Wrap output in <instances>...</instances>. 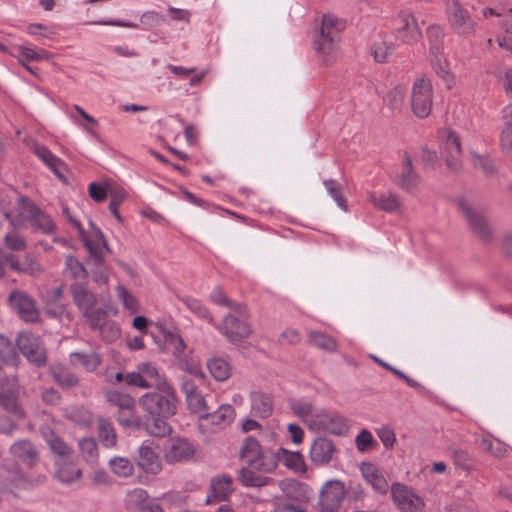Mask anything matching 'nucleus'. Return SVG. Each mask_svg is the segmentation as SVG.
<instances>
[{
  "mask_svg": "<svg viewBox=\"0 0 512 512\" xmlns=\"http://www.w3.org/2000/svg\"><path fill=\"white\" fill-rule=\"evenodd\" d=\"M155 389L139 399V405L145 412L143 426L149 435L165 437L171 432L167 419L176 413L177 398L171 384Z\"/></svg>",
  "mask_w": 512,
  "mask_h": 512,
  "instance_id": "nucleus-1",
  "label": "nucleus"
},
{
  "mask_svg": "<svg viewBox=\"0 0 512 512\" xmlns=\"http://www.w3.org/2000/svg\"><path fill=\"white\" fill-rule=\"evenodd\" d=\"M345 28V22L334 14H325L322 17L321 27L314 45L317 53L325 64L336 59L340 34Z\"/></svg>",
  "mask_w": 512,
  "mask_h": 512,
  "instance_id": "nucleus-2",
  "label": "nucleus"
},
{
  "mask_svg": "<svg viewBox=\"0 0 512 512\" xmlns=\"http://www.w3.org/2000/svg\"><path fill=\"white\" fill-rule=\"evenodd\" d=\"M73 302L87 320L89 326H95L100 318H106L107 311L96 308L97 296L86 282H75L70 286Z\"/></svg>",
  "mask_w": 512,
  "mask_h": 512,
  "instance_id": "nucleus-3",
  "label": "nucleus"
},
{
  "mask_svg": "<svg viewBox=\"0 0 512 512\" xmlns=\"http://www.w3.org/2000/svg\"><path fill=\"white\" fill-rule=\"evenodd\" d=\"M309 429L315 432H326L336 436H343L348 433L349 425L347 419L334 410H319L309 420Z\"/></svg>",
  "mask_w": 512,
  "mask_h": 512,
  "instance_id": "nucleus-4",
  "label": "nucleus"
},
{
  "mask_svg": "<svg viewBox=\"0 0 512 512\" xmlns=\"http://www.w3.org/2000/svg\"><path fill=\"white\" fill-rule=\"evenodd\" d=\"M433 103L432 85L428 78H417L412 86L411 107L415 116L425 118L431 113Z\"/></svg>",
  "mask_w": 512,
  "mask_h": 512,
  "instance_id": "nucleus-5",
  "label": "nucleus"
},
{
  "mask_svg": "<svg viewBox=\"0 0 512 512\" xmlns=\"http://www.w3.org/2000/svg\"><path fill=\"white\" fill-rule=\"evenodd\" d=\"M70 221L78 229L79 236L88 250L94 264L96 266H101L104 261V251L109 250L102 231L97 228L92 221H90L91 237H87L79 221L73 218H70Z\"/></svg>",
  "mask_w": 512,
  "mask_h": 512,
  "instance_id": "nucleus-6",
  "label": "nucleus"
},
{
  "mask_svg": "<svg viewBox=\"0 0 512 512\" xmlns=\"http://www.w3.org/2000/svg\"><path fill=\"white\" fill-rule=\"evenodd\" d=\"M237 312L239 313V316L235 314H228L223 318L220 324L215 325L216 329L233 344L241 342L252 332L249 323L244 319L241 307Z\"/></svg>",
  "mask_w": 512,
  "mask_h": 512,
  "instance_id": "nucleus-7",
  "label": "nucleus"
},
{
  "mask_svg": "<svg viewBox=\"0 0 512 512\" xmlns=\"http://www.w3.org/2000/svg\"><path fill=\"white\" fill-rule=\"evenodd\" d=\"M8 303L12 310L25 322L36 323L40 312L34 299L25 291L13 290L9 293Z\"/></svg>",
  "mask_w": 512,
  "mask_h": 512,
  "instance_id": "nucleus-8",
  "label": "nucleus"
},
{
  "mask_svg": "<svg viewBox=\"0 0 512 512\" xmlns=\"http://www.w3.org/2000/svg\"><path fill=\"white\" fill-rule=\"evenodd\" d=\"M17 347L31 364L37 367L46 364V350L38 336L27 332L20 333L17 338Z\"/></svg>",
  "mask_w": 512,
  "mask_h": 512,
  "instance_id": "nucleus-9",
  "label": "nucleus"
},
{
  "mask_svg": "<svg viewBox=\"0 0 512 512\" xmlns=\"http://www.w3.org/2000/svg\"><path fill=\"white\" fill-rule=\"evenodd\" d=\"M346 495L344 483L329 480L324 483L319 493V507L322 512H338Z\"/></svg>",
  "mask_w": 512,
  "mask_h": 512,
  "instance_id": "nucleus-10",
  "label": "nucleus"
},
{
  "mask_svg": "<svg viewBox=\"0 0 512 512\" xmlns=\"http://www.w3.org/2000/svg\"><path fill=\"white\" fill-rule=\"evenodd\" d=\"M21 215L24 216L34 230L43 234H52L56 224L51 217L28 199H21Z\"/></svg>",
  "mask_w": 512,
  "mask_h": 512,
  "instance_id": "nucleus-11",
  "label": "nucleus"
},
{
  "mask_svg": "<svg viewBox=\"0 0 512 512\" xmlns=\"http://www.w3.org/2000/svg\"><path fill=\"white\" fill-rule=\"evenodd\" d=\"M393 501L403 512H422L424 502L422 498L406 485L395 482L391 485Z\"/></svg>",
  "mask_w": 512,
  "mask_h": 512,
  "instance_id": "nucleus-12",
  "label": "nucleus"
},
{
  "mask_svg": "<svg viewBox=\"0 0 512 512\" xmlns=\"http://www.w3.org/2000/svg\"><path fill=\"white\" fill-rule=\"evenodd\" d=\"M448 21L460 35H470L475 31V23L457 0H448L446 5Z\"/></svg>",
  "mask_w": 512,
  "mask_h": 512,
  "instance_id": "nucleus-13",
  "label": "nucleus"
},
{
  "mask_svg": "<svg viewBox=\"0 0 512 512\" xmlns=\"http://www.w3.org/2000/svg\"><path fill=\"white\" fill-rule=\"evenodd\" d=\"M458 207L472 230L479 237L485 240L489 239L491 236V228L485 216L480 211L475 209L466 199H459Z\"/></svg>",
  "mask_w": 512,
  "mask_h": 512,
  "instance_id": "nucleus-14",
  "label": "nucleus"
},
{
  "mask_svg": "<svg viewBox=\"0 0 512 512\" xmlns=\"http://www.w3.org/2000/svg\"><path fill=\"white\" fill-rule=\"evenodd\" d=\"M18 382L15 376L0 379V405L9 413L23 417V410L17 403Z\"/></svg>",
  "mask_w": 512,
  "mask_h": 512,
  "instance_id": "nucleus-15",
  "label": "nucleus"
},
{
  "mask_svg": "<svg viewBox=\"0 0 512 512\" xmlns=\"http://www.w3.org/2000/svg\"><path fill=\"white\" fill-rule=\"evenodd\" d=\"M421 37L415 17L407 11L400 14L396 38L402 43L410 45L416 43Z\"/></svg>",
  "mask_w": 512,
  "mask_h": 512,
  "instance_id": "nucleus-16",
  "label": "nucleus"
},
{
  "mask_svg": "<svg viewBox=\"0 0 512 512\" xmlns=\"http://www.w3.org/2000/svg\"><path fill=\"white\" fill-rule=\"evenodd\" d=\"M233 480L231 476L222 474L213 477L210 481V491L205 503L212 504L227 501L233 492Z\"/></svg>",
  "mask_w": 512,
  "mask_h": 512,
  "instance_id": "nucleus-17",
  "label": "nucleus"
},
{
  "mask_svg": "<svg viewBox=\"0 0 512 512\" xmlns=\"http://www.w3.org/2000/svg\"><path fill=\"white\" fill-rule=\"evenodd\" d=\"M137 465L146 473L157 474L162 469L159 456L156 454L153 442L145 440L138 449Z\"/></svg>",
  "mask_w": 512,
  "mask_h": 512,
  "instance_id": "nucleus-18",
  "label": "nucleus"
},
{
  "mask_svg": "<svg viewBox=\"0 0 512 512\" xmlns=\"http://www.w3.org/2000/svg\"><path fill=\"white\" fill-rule=\"evenodd\" d=\"M359 470L363 479L371 485L373 490L381 495H385L389 490V483L381 470L371 462H362Z\"/></svg>",
  "mask_w": 512,
  "mask_h": 512,
  "instance_id": "nucleus-19",
  "label": "nucleus"
},
{
  "mask_svg": "<svg viewBox=\"0 0 512 512\" xmlns=\"http://www.w3.org/2000/svg\"><path fill=\"white\" fill-rule=\"evenodd\" d=\"M9 451L15 459L29 467H34L39 462V451L30 440L16 441Z\"/></svg>",
  "mask_w": 512,
  "mask_h": 512,
  "instance_id": "nucleus-20",
  "label": "nucleus"
},
{
  "mask_svg": "<svg viewBox=\"0 0 512 512\" xmlns=\"http://www.w3.org/2000/svg\"><path fill=\"white\" fill-rule=\"evenodd\" d=\"M195 448L187 439H171L165 451V459L168 463H177L190 459Z\"/></svg>",
  "mask_w": 512,
  "mask_h": 512,
  "instance_id": "nucleus-21",
  "label": "nucleus"
},
{
  "mask_svg": "<svg viewBox=\"0 0 512 512\" xmlns=\"http://www.w3.org/2000/svg\"><path fill=\"white\" fill-rule=\"evenodd\" d=\"M445 139L443 144V153L446 165L453 171H457L461 167L459 156L461 153L460 140L452 131H445L442 135Z\"/></svg>",
  "mask_w": 512,
  "mask_h": 512,
  "instance_id": "nucleus-22",
  "label": "nucleus"
},
{
  "mask_svg": "<svg viewBox=\"0 0 512 512\" xmlns=\"http://www.w3.org/2000/svg\"><path fill=\"white\" fill-rule=\"evenodd\" d=\"M336 452V447L332 440L326 437H318L313 441L310 447V459L315 464L329 463Z\"/></svg>",
  "mask_w": 512,
  "mask_h": 512,
  "instance_id": "nucleus-23",
  "label": "nucleus"
},
{
  "mask_svg": "<svg viewBox=\"0 0 512 512\" xmlns=\"http://www.w3.org/2000/svg\"><path fill=\"white\" fill-rule=\"evenodd\" d=\"M41 435L45 439L50 450L59 457L58 460L65 461L70 458L72 448L49 426L46 425L41 427Z\"/></svg>",
  "mask_w": 512,
  "mask_h": 512,
  "instance_id": "nucleus-24",
  "label": "nucleus"
},
{
  "mask_svg": "<svg viewBox=\"0 0 512 512\" xmlns=\"http://www.w3.org/2000/svg\"><path fill=\"white\" fill-rule=\"evenodd\" d=\"M278 487L282 492V496L296 501L303 502L308 500V486L295 479L286 478L278 482Z\"/></svg>",
  "mask_w": 512,
  "mask_h": 512,
  "instance_id": "nucleus-25",
  "label": "nucleus"
},
{
  "mask_svg": "<svg viewBox=\"0 0 512 512\" xmlns=\"http://www.w3.org/2000/svg\"><path fill=\"white\" fill-rule=\"evenodd\" d=\"M419 181V176L413 169L412 161L409 155L404 154L401 173L397 179L398 186L404 190L413 191L418 187Z\"/></svg>",
  "mask_w": 512,
  "mask_h": 512,
  "instance_id": "nucleus-26",
  "label": "nucleus"
},
{
  "mask_svg": "<svg viewBox=\"0 0 512 512\" xmlns=\"http://www.w3.org/2000/svg\"><path fill=\"white\" fill-rule=\"evenodd\" d=\"M176 365L186 374L194 376L199 382H204L205 373L201 368L199 361L193 357L189 350L174 359Z\"/></svg>",
  "mask_w": 512,
  "mask_h": 512,
  "instance_id": "nucleus-27",
  "label": "nucleus"
},
{
  "mask_svg": "<svg viewBox=\"0 0 512 512\" xmlns=\"http://www.w3.org/2000/svg\"><path fill=\"white\" fill-rule=\"evenodd\" d=\"M137 369L140 371L143 379L148 382L149 388H163L170 384L167 378L160 373L158 367L151 362L141 363L137 366Z\"/></svg>",
  "mask_w": 512,
  "mask_h": 512,
  "instance_id": "nucleus-28",
  "label": "nucleus"
},
{
  "mask_svg": "<svg viewBox=\"0 0 512 512\" xmlns=\"http://www.w3.org/2000/svg\"><path fill=\"white\" fill-rule=\"evenodd\" d=\"M368 200L373 204L374 207L389 212L395 213L400 209V199L394 193H369Z\"/></svg>",
  "mask_w": 512,
  "mask_h": 512,
  "instance_id": "nucleus-29",
  "label": "nucleus"
},
{
  "mask_svg": "<svg viewBox=\"0 0 512 512\" xmlns=\"http://www.w3.org/2000/svg\"><path fill=\"white\" fill-rule=\"evenodd\" d=\"M36 156L47 165L50 170L59 178H63L62 168H64V162L55 156L47 147L43 145H35L33 148Z\"/></svg>",
  "mask_w": 512,
  "mask_h": 512,
  "instance_id": "nucleus-30",
  "label": "nucleus"
},
{
  "mask_svg": "<svg viewBox=\"0 0 512 512\" xmlns=\"http://www.w3.org/2000/svg\"><path fill=\"white\" fill-rule=\"evenodd\" d=\"M251 410L255 416L268 418L273 413V402L269 395L262 392L251 393Z\"/></svg>",
  "mask_w": 512,
  "mask_h": 512,
  "instance_id": "nucleus-31",
  "label": "nucleus"
},
{
  "mask_svg": "<svg viewBox=\"0 0 512 512\" xmlns=\"http://www.w3.org/2000/svg\"><path fill=\"white\" fill-rule=\"evenodd\" d=\"M234 417V408L229 404H223L217 410L209 411V414L204 419L209 420L217 429H223L234 420Z\"/></svg>",
  "mask_w": 512,
  "mask_h": 512,
  "instance_id": "nucleus-32",
  "label": "nucleus"
},
{
  "mask_svg": "<svg viewBox=\"0 0 512 512\" xmlns=\"http://www.w3.org/2000/svg\"><path fill=\"white\" fill-rule=\"evenodd\" d=\"M277 455L271 449H263L248 466L262 473H271L277 468Z\"/></svg>",
  "mask_w": 512,
  "mask_h": 512,
  "instance_id": "nucleus-33",
  "label": "nucleus"
},
{
  "mask_svg": "<svg viewBox=\"0 0 512 512\" xmlns=\"http://www.w3.org/2000/svg\"><path fill=\"white\" fill-rule=\"evenodd\" d=\"M277 455V464L282 463L285 467L295 472L305 471V464L300 452H292L284 448L275 451Z\"/></svg>",
  "mask_w": 512,
  "mask_h": 512,
  "instance_id": "nucleus-34",
  "label": "nucleus"
},
{
  "mask_svg": "<svg viewBox=\"0 0 512 512\" xmlns=\"http://www.w3.org/2000/svg\"><path fill=\"white\" fill-rule=\"evenodd\" d=\"M254 471L248 465L239 470L238 479L242 485L246 487H263L274 482L272 478L256 474Z\"/></svg>",
  "mask_w": 512,
  "mask_h": 512,
  "instance_id": "nucleus-35",
  "label": "nucleus"
},
{
  "mask_svg": "<svg viewBox=\"0 0 512 512\" xmlns=\"http://www.w3.org/2000/svg\"><path fill=\"white\" fill-rule=\"evenodd\" d=\"M57 470H56V478L65 484H70L76 480H78L81 475L82 471L77 468L72 463H67L65 461L57 460L56 461Z\"/></svg>",
  "mask_w": 512,
  "mask_h": 512,
  "instance_id": "nucleus-36",
  "label": "nucleus"
},
{
  "mask_svg": "<svg viewBox=\"0 0 512 512\" xmlns=\"http://www.w3.org/2000/svg\"><path fill=\"white\" fill-rule=\"evenodd\" d=\"M207 368L212 377L220 382L227 380L231 374L229 363L220 357H213L208 359Z\"/></svg>",
  "mask_w": 512,
  "mask_h": 512,
  "instance_id": "nucleus-37",
  "label": "nucleus"
},
{
  "mask_svg": "<svg viewBox=\"0 0 512 512\" xmlns=\"http://www.w3.org/2000/svg\"><path fill=\"white\" fill-rule=\"evenodd\" d=\"M98 437L102 445L106 448H113L117 444V434L112 423L105 419H98Z\"/></svg>",
  "mask_w": 512,
  "mask_h": 512,
  "instance_id": "nucleus-38",
  "label": "nucleus"
},
{
  "mask_svg": "<svg viewBox=\"0 0 512 512\" xmlns=\"http://www.w3.org/2000/svg\"><path fill=\"white\" fill-rule=\"evenodd\" d=\"M100 318L95 326H89L92 330L98 331L101 337L107 342H113L120 336V328L112 320Z\"/></svg>",
  "mask_w": 512,
  "mask_h": 512,
  "instance_id": "nucleus-39",
  "label": "nucleus"
},
{
  "mask_svg": "<svg viewBox=\"0 0 512 512\" xmlns=\"http://www.w3.org/2000/svg\"><path fill=\"white\" fill-rule=\"evenodd\" d=\"M289 407L292 412L301 420L309 425V420L313 418V415L318 411L315 410L314 405L309 400L304 399H293L289 402Z\"/></svg>",
  "mask_w": 512,
  "mask_h": 512,
  "instance_id": "nucleus-40",
  "label": "nucleus"
},
{
  "mask_svg": "<svg viewBox=\"0 0 512 512\" xmlns=\"http://www.w3.org/2000/svg\"><path fill=\"white\" fill-rule=\"evenodd\" d=\"M19 355L14 344L6 337L0 335V365L2 363L17 366Z\"/></svg>",
  "mask_w": 512,
  "mask_h": 512,
  "instance_id": "nucleus-41",
  "label": "nucleus"
},
{
  "mask_svg": "<svg viewBox=\"0 0 512 512\" xmlns=\"http://www.w3.org/2000/svg\"><path fill=\"white\" fill-rule=\"evenodd\" d=\"M78 447L81 453L82 458L85 462L90 465H96L98 462V445L94 438L87 437L82 438L78 441Z\"/></svg>",
  "mask_w": 512,
  "mask_h": 512,
  "instance_id": "nucleus-42",
  "label": "nucleus"
},
{
  "mask_svg": "<svg viewBox=\"0 0 512 512\" xmlns=\"http://www.w3.org/2000/svg\"><path fill=\"white\" fill-rule=\"evenodd\" d=\"M70 361L75 364L79 363L86 371L93 372L100 365L101 358L98 354L72 352L70 354Z\"/></svg>",
  "mask_w": 512,
  "mask_h": 512,
  "instance_id": "nucleus-43",
  "label": "nucleus"
},
{
  "mask_svg": "<svg viewBox=\"0 0 512 512\" xmlns=\"http://www.w3.org/2000/svg\"><path fill=\"white\" fill-rule=\"evenodd\" d=\"M13 53V56L18 58L20 62L24 63L25 61H42L49 58V53L46 50L40 49L36 50L32 47L27 46H17Z\"/></svg>",
  "mask_w": 512,
  "mask_h": 512,
  "instance_id": "nucleus-44",
  "label": "nucleus"
},
{
  "mask_svg": "<svg viewBox=\"0 0 512 512\" xmlns=\"http://www.w3.org/2000/svg\"><path fill=\"white\" fill-rule=\"evenodd\" d=\"M110 470L118 477L127 478L134 474L133 463L125 457L116 456L109 460Z\"/></svg>",
  "mask_w": 512,
  "mask_h": 512,
  "instance_id": "nucleus-45",
  "label": "nucleus"
},
{
  "mask_svg": "<svg viewBox=\"0 0 512 512\" xmlns=\"http://www.w3.org/2000/svg\"><path fill=\"white\" fill-rule=\"evenodd\" d=\"M148 500V493L142 488L129 490L125 496V505L130 511H141Z\"/></svg>",
  "mask_w": 512,
  "mask_h": 512,
  "instance_id": "nucleus-46",
  "label": "nucleus"
},
{
  "mask_svg": "<svg viewBox=\"0 0 512 512\" xmlns=\"http://www.w3.org/2000/svg\"><path fill=\"white\" fill-rule=\"evenodd\" d=\"M64 274L75 280H85L88 275L84 265L72 255L65 257Z\"/></svg>",
  "mask_w": 512,
  "mask_h": 512,
  "instance_id": "nucleus-47",
  "label": "nucleus"
},
{
  "mask_svg": "<svg viewBox=\"0 0 512 512\" xmlns=\"http://www.w3.org/2000/svg\"><path fill=\"white\" fill-rule=\"evenodd\" d=\"M106 400L112 406L118 407L120 411L129 412L135 406V400L130 395L118 391L106 393Z\"/></svg>",
  "mask_w": 512,
  "mask_h": 512,
  "instance_id": "nucleus-48",
  "label": "nucleus"
},
{
  "mask_svg": "<svg viewBox=\"0 0 512 512\" xmlns=\"http://www.w3.org/2000/svg\"><path fill=\"white\" fill-rule=\"evenodd\" d=\"M263 451L259 442L254 437H246L240 450V458L248 465Z\"/></svg>",
  "mask_w": 512,
  "mask_h": 512,
  "instance_id": "nucleus-49",
  "label": "nucleus"
},
{
  "mask_svg": "<svg viewBox=\"0 0 512 512\" xmlns=\"http://www.w3.org/2000/svg\"><path fill=\"white\" fill-rule=\"evenodd\" d=\"M479 445L497 458L505 457L509 450L508 445L497 438L483 437L479 440Z\"/></svg>",
  "mask_w": 512,
  "mask_h": 512,
  "instance_id": "nucleus-50",
  "label": "nucleus"
},
{
  "mask_svg": "<svg viewBox=\"0 0 512 512\" xmlns=\"http://www.w3.org/2000/svg\"><path fill=\"white\" fill-rule=\"evenodd\" d=\"M308 336L310 343L319 349L328 352H334L337 349V342L328 334L318 331H310Z\"/></svg>",
  "mask_w": 512,
  "mask_h": 512,
  "instance_id": "nucleus-51",
  "label": "nucleus"
},
{
  "mask_svg": "<svg viewBox=\"0 0 512 512\" xmlns=\"http://www.w3.org/2000/svg\"><path fill=\"white\" fill-rule=\"evenodd\" d=\"M186 401L191 412L197 414L199 418H205L209 414V407L200 391L186 396Z\"/></svg>",
  "mask_w": 512,
  "mask_h": 512,
  "instance_id": "nucleus-52",
  "label": "nucleus"
},
{
  "mask_svg": "<svg viewBox=\"0 0 512 512\" xmlns=\"http://www.w3.org/2000/svg\"><path fill=\"white\" fill-rule=\"evenodd\" d=\"M52 375L54 380L62 387V388H73L76 387L79 383L78 377L64 367H55L52 369Z\"/></svg>",
  "mask_w": 512,
  "mask_h": 512,
  "instance_id": "nucleus-53",
  "label": "nucleus"
},
{
  "mask_svg": "<svg viewBox=\"0 0 512 512\" xmlns=\"http://www.w3.org/2000/svg\"><path fill=\"white\" fill-rule=\"evenodd\" d=\"M427 36L430 44V55L441 54L443 51L442 40L444 37L442 28L437 25L429 26L427 29Z\"/></svg>",
  "mask_w": 512,
  "mask_h": 512,
  "instance_id": "nucleus-54",
  "label": "nucleus"
},
{
  "mask_svg": "<svg viewBox=\"0 0 512 512\" xmlns=\"http://www.w3.org/2000/svg\"><path fill=\"white\" fill-rule=\"evenodd\" d=\"M395 45L385 40L377 41L371 48V53L375 61L384 63L388 61L389 56L395 52Z\"/></svg>",
  "mask_w": 512,
  "mask_h": 512,
  "instance_id": "nucleus-55",
  "label": "nucleus"
},
{
  "mask_svg": "<svg viewBox=\"0 0 512 512\" xmlns=\"http://www.w3.org/2000/svg\"><path fill=\"white\" fill-rule=\"evenodd\" d=\"M404 96V89L401 86H395L388 91L384 102L392 111L399 112L403 106Z\"/></svg>",
  "mask_w": 512,
  "mask_h": 512,
  "instance_id": "nucleus-56",
  "label": "nucleus"
},
{
  "mask_svg": "<svg viewBox=\"0 0 512 512\" xmlns=\"http://www.w3.org/2000/svg\"><path fill=\"white\" fill-rule=\"evenodd\" d=\"M323 185L326 188L327 193L333 198L336 202L337 206L343 211H347V202L346 199L341 195V185L335 180H324Z\"/></svg>",
  "mask_w": 512,
  "mask_h": 512,
  "instance_id": "nucleus-57",
  "label": "nucleus"
},
{
  "mask_svg": "<svg viewBox=\"0 0 512 512\" xmlns=\"http://www.w3.org/2000/svg\"><path fill=\"white\" fill-rule=\"evenodd\" d=\"M430 56L433 69L447 83L448 87H450V83L452 82V76L448 70V64L446 60L442 58V53L439 55Z\"/></svg>",
  "mask_w": 512,
  "mask_h": 512,
  "instance_id": "nucleus-58",
  "label": "nucleus"
},
{
  "mask_svg": "<svg viewBox=\"0 0 512 512\" xmlns=\"http://www.w3.org/2000/svg\"><path fill=\"white\" fill-rule=\"evenodd\" d=\"M183 302L187 306V308L193 312L195 315H197L199 318L207 320L209 323H213V317L208 311V309L203 306V304L194 298H184Z\"/></svg>",
  "mask_w": 512,
  "mask_h": 512,
  "instance_id": "nucleus-59",
  "label": "nucleus"
},
{
  "mask_svg": "<svg viewBox=\"0 0 512 512\" xmlns=\"http://www.w3.org/2000/svg\"><path fill=\"white\" fill-rule=\"evenodd\" d=\"M117 297L122 301L124 307L132 313L139 309L138 300L122 285L116 287Z\"/></svg>",
  "mask_w": 512,
  "mask_h": 512,
  "instance_id": "nucleus-60",
  "label": "nucleus"
},
{
  "mask_svg": "<svg viewBox=\"0 0 512 512\" xmlns=\"http://www.w3.org/2000/svg\"><path fill=\"white\" fill-rule=\"evenodd\" d=\"M355 444L360 452L372 450L377 446L376 440L373 438L372 433L363 429L355 438Z\"/></svg>",
  "mask_w": 512,
  "mask_h": 512,
  "instance_id": "nucleus-61",
  "label": "nucleus"
},
{
  "mask_svg": "<svg viewBox=\"0 0 512 512\" xmlns=\"http://www.w3.org/2000/svg\"><path fill=\"white\" fill-rule=\"evenodd\" d=\"M21 261L20 273L36 276L43 270L41 264L32 254H26Z\"/></svg>",
  "mask_w": 512,
  "mask_h": 512,
  "instance_id": "nucleus-62",
  "label": "nucleus"
},
{
  "mask_svg": "<svg viewBox=\"0 0 512 512\" xmlns=\"http://www.w3.org/2000/svg\"><path fill=\"white\" fill-rule=\"evenodd\" d=\"M472 163L487 176L493 175L496 171L494 163L485 156L472 153Z\"/></svg>",
  "mask_w": 512,
  "mask_h": 512,
  "instance_id": "nucleus-63",
  "label": "nucleus"
},
{
  "mask_svg": "<svg viewBox=\"0 0 512 512\" xmlns=\"http://www.w3.org/2000/svg\"><path fill=\"white\" fill-rule=\"evenodd\" d=\"M140 21L143 29L148 30L161 25L164 22V17L156 11H146L141 15Z\"/></svg>",
  "mask_w": 512,
  "mask_h": 512,
  "instance_id": "nucleus-64",
  "label": "nucleus"
}]
</instances>
